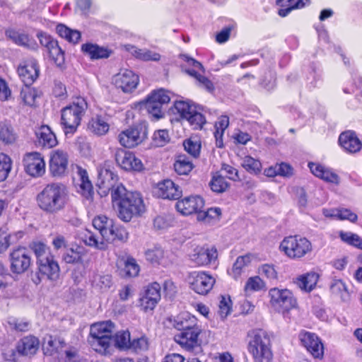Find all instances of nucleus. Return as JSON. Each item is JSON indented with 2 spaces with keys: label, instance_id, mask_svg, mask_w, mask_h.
Returning a JSON list of instances; mask_svg holds the SVG:
<instances>
[{
  "label": "nucleus",
  "instance_id": "nucleus-3",
  "mask_svg": "<svg viewBox=\"0 0 362 362\" xmlns=\"http://www.w3.org/2000/svg\"><path fill=\"white\" fill-rule=\"evenodd\" d=\"M114 330L115 325L111 320L94 323L90 327L88 344L95 352L105 356L110 354Z\"/></svg>",
  "mask_w": 362,
  "mask_h": 362
},
{
  "label": "nucleus",
  "instance_id": "nucleus-19",
  "mask_svg": "<svg viewBox=\"0 0 362 362\" xmlns=\"http://www.w3.org/2000/svg\"><path fill=\"white\" fill-rule=\"evenodd\" d=\"M300 339L303 346L315 358H323L324 345L317 334L309 332H301Z\"/></svg>",
  "mask_w": 362,
  "mask_h": 362
},
{
  "label": "nucleus",
  "instance_id": "nucleus-35",
  "mask_svg": "<svg viewBox=\"0 0 362 362\" xmlns=\"http://www.w3.org/2000/svg\"><path fill=\"white\" fill-rule=\"evenodd\" d=\"M319 275L315 272H308L296 279V283L303 291L310 292L316 286Z\"/></svg>",
  "mask_w": 362,
  "mask_h": 362
},
{
  "label": "nucleus",
  "instance_id": "nucleus-61",
  "mask_svg": "<svg viewBox=\"0 0 362 362\" xmlns=\"http://www.w3.org/2000/svg\"><path fill=\"white\" fill-rule=\"evenodd\" d=\"M124 270L128 276H136L139 272V267L136 260L132 257H128L124 262Z\"/></svg>",
  "mask_w": 362,
  "mask_h": 362
},
{
  "label": "nucleus",
  "instance_id": "nucleus-9",
  "mask_svg": "<svg viewBox=\"0 0 362 362\" xmlns=\"http://www.w3.org/2000/svg\"><path fill=\"white\" fill-rule=\"evenodd\" d=\"M279 250L288 257L298 259L311 252L312 245L305 238L291 235L283 239L279 245Z\"/></svg>",
  "mask_w": 362,
  "mask_h": 362
},
{
  "label": "nucleus",
  "instance_id": "nucleus-24",
  "mask_svg": "<svg viewBox=\"0 0 362 362\" xmlns=\"http://www.w3.org/2000/svg\"><path fill=\"white\" fill-rule=\"evenodd\" d=\"M153 192L158 197L168 199H177L181 195L178 186L170 180H165L158 183Z\"/></svg>",
  "mask_w": 362,
  "mask_h": 362
},
{
  "label": "nucleus",
  "instance_id": "nucleus-39",
  "mask_svg": "<svg viewBox=\"0 0 362 362\" xmlns=\"http://www.w3.org/2000/svg\"><path fill=\"white\" fill-rule=\"evenodd\" d=\"M56 30L60 37L73 44L77 43L81 38V33L79 31L71 30L62 24L58 25Z\"/></svg>",
  "mask_w": 362,
  "mask_h": 362
},
{
  "label": "nucleus",
  "instance_id": "nucleus-50",
  "mask_svg": "<svg viewBox=\"0 0 362 362\" xmlns=\"http://www.w3.org/2000/svg\"><path fill=\"white\" fill-rule=\"evenodd\" d=\"M170 141L168 132L165 129H159L154 132L152 137V145L156 147L164 146Z\"/></svg>",
  "mask_w": 362,
  "mask_h": 362
},
{
  "label": "nucleus",
  "instance_id": "nucleus-40",
  "mask_svg": "<svg viewBox=\"0 0 362 362\" xmlns=\"http://www.w3.org/2000/svg\"><path fill=\"white\" fill-rule=\"evenodd\" d=\"M193 168L192 161L185 155H180L177 157L174 169L179 175H187Z\"/></svg>",
  "mask_w": 362,
  "mask_h": 362
},
{
  "label": "nucleus",
  "instance_id": "nucleus-34",
  "mask_svg": "<svg viewBox=\"0 0 362 362\" xmlns=\"http://www.w3.org/2000/svg\"><path fill=\"white\" fill-rule=\"evenodd\" d=\"M82 52L92 59L107 58L111 51L96 44L86 43L81 46Z\"/></svg>",
  "mask_w": 362,
  "mask_h": 362
},
{
  "label": "nucleus",
  "instance_id": "nucleus-8",
  "mask_svg": "<svg viewBox=\"0 0 362 362\" xmlns=\"http://www.w3.org/2000/svg\"><path fill=\"white\" fill-rule=\"evenodd\" d=\"M248 350L255 362H271L272 359L270 339L264 330L259 329L254 332L249 341Z\"/></svg>",
  "mask_w": 362,
  "mask_h": 362
},
{
  "label": "nucleus",
  "instance_id": "nucleus-18",
  "mask_svg": "<svg viewBox=\"0 0 362 362\" xmlns=\"http://www.w3.org/2000/svg\"><path fill=\"white\" fill-rule=\"evenodd\" d=\"M11 269L13 273L21 274L30 266L31 259L25 247L13 250L10 254Z\"/></svg>",
  "mask_w": 362,
  "mask_h": 362
},
{
  "label": "nucleus",
  "instance_id": "nucleus-48",
  "mask_svg": "<svg viewBox=\"0 0 362 362\" xmlns=\"http://www.w3.org/2000/svg\"><path fill=\"white\" fill-rule=\"evenodd\" d=\"M330 290L333 294L339 296L342 300H346L349 297L346 286L341 280H334L330 285Z\"/></svg>",
  "mask_w": 362,
  "mask_h": 362
},
{
  "label": "nucleus",
  "instance_id": "nucleus-5",
  "mask_svg": "<svg viewBox=\"0 0 362 362\" xmlns=\"http://www.w3.org/2000/svg\"><path fill=\"white\" fill-rule=\"evenodd\" d=\"M191 318H168L169 322L181 332L175 336V341L187 350H192L199 344L198 337L200 329Z\"/></svg>",
  "mask_w": 362,
  "mask_h": 362
},
{
  "label": "nucleus",
  "instance_id": "nucleus-36",
  "mask_svg": "<svg viewBox=\"0 0 362 362\" xmlns=\"http://www.w3.org/2000/svg\"><path fill=\"white\" fill-rule=\"evenodd\" d=\"M145 257L146 260L152 264L165 265L168 263L165 259V252L160 247L148 249L145 252Z\"/></svg>",
  "mask_w": 362,
  "mask_h": 362
},
{
  "label": "nucleus",
  "instance_id": "nucleus-28",
  "mask_svg": "<svg viewBox=\"0 0 362 362\" xmlns=\"http://www.w3.org/2000/svg\"><path fill=\"white\" fill-rule=\"evenodd\" d=\"M5 34L7 38L18 46L29 49H34L36 47L35 40L24 31L11 28L6 30Z\"/></svg>",
  "mask_w": 362,
  "mask_h": 362
},
{
  "label": "nucleus",
  "instance_id": "nucleus-4",
  "mask_svg": "<svg viewBox=\"0 0 362 362\" xmlns=\"http://www.w3.org/2000/svg\"><path fill=\"white\" fill-rule=\"evenodd\" d=\"M88 108L86 100L78 97L61 111V123L66 136L72 135L80 125L82 117Z\"/></svg>",
  "mask_w": 362,
  "mask_h": 362
},
{
  "label": "nucleus",
  "instance_id": "nucleus-11",
  "mask_svg": "<svg viewBox=\"0 0 362 362\" xmlns=\"http://www.w3.org/2000/svg\"><path fill=\"white\" fill-rule=\"evenodd\" d=\"M174 107L180 118L187 121L194 129H201L206 122L204 115L189 100H177L175 103Z\"/></svg>",
  "mask_w": 362,
  "mask_h": 362
},
{
  "label": "nucleus",
  "instance_id": "nucleus-54",
  "mask_svg": "<svg viewBox=\"0 0 362 362\" xmlns=\"http://www.w3.org/2000/svg\"><path fill=\"white\" fill-rule=\"evenodd\" d=\"M49 57L57 65L61 66L64 62V54L59 47L58 42L55 45L51 46V48L47 51Z\"/></svg>",
  "mask_w": 362,
  "mask_h": 362
},
{
  "label": "nucleus",
  "instance_id": "nucleus-59",
  "mask_svg": "<svg viewBox=\"0 0 362 362\" xmlns=\"http://www.w3.org/2000/svg\"><path fill=\"white\" fill-rule=\"evenodd\" d=\"M173 222L170 215H160L155 218L153 226L157 230H165L170 227Z\"/></svg>",
  "mask_w": 362,
  "mask_h": 362
},
{
  "label": "nucleus",
  "instance_id": "nucleus-23",
  "mask_svg": "<svg viewBox=\"0 0 362 362\" xmlns=\"http://www.w3.org/2000/svg\"><path fill=\"white\" fill-rule=\"evenodd\" d=\"M118 165L126 170L141 171L144 168L141 160L129 151L118 149L115 155Z\"/></svg>",
  "mask_w": 362,
  "mask_h": 362
},
{
  "label": "nucleus",
  "instance_id": "nucleus-32",
  "mask_svg": "<svg viewBox=\"0 0 362 362\" xmlns=\"http://www.w3.org/2000/svg\"><path fill=\"white\" fill-rule=\"evenodd\" d=\"M36 136L39 145L42 147L50 148L57 144L55 134L47 125L40 127L36 132Z\"/></svg>",
  "mask_w": 362,
  "mask_h": 362
},
{
  "label": "nucleus",
  "instance_id": "nucleus-27",
  "mask_svg": "<svg viewBox=\"0 0 362 362\" xmlns=\"http://www.w3.org/2000/svg\"><path fill=\"white\" fill-rule=\"evenodd\" d=\"M340 146L348 153H354L359 151L362 147L361 140L356 133L352 131H346L341 133L339 137Z\"/></svg>",
  "mask_w": 362,
  "mask_h": 362
},
{
  "label": "nucleus",
  "instance_id": "nucleus-30",
  "mask_svg": "<svg viewBox=\"0 0 362 362\" xmlns=\"http://www.w3.org/2000/svg\"><path fill=\"white\" fill-rule=\"evenodd\" d=\"M39 340L37 337L29 335L22 338L18 343L16 349L21 355H33L39 348Z\"/></svg>",
  "mask_w": 362,
  "mask_h": 362
},
{
  "label": "nucleus",
  "instance_id": "nucleus-10",
  "mask_svg": "<svg viewBox=\"0 0 362 362\" xmlns=\"http://www.w3.org/2000/svg\"><path fill=\"white\" fill-rule=\"evenodd\" d=\"M268 296L271 305L282 314H287L298 308L296 298L287 288H272L269 290Z\"/></svg>",
  "mask_w": 362,
  "mask_h": 362
},
{
  "label": "nucleus",
  "instance_id": "nucleus-56",
  "mask_svg": "<svg viewBox=\"0 0 362 362\" xmlns=\"http://www.w3.org/2000/svg\"><path fill=\"white\" fill-rule=\"evenodd\" d=\"M115 345L120 349L128 347L131 345L130 334L128 331H122L117 332L115 337L112 338Z\"/></svg>",
  "mask_w": 362,
  "mask_h": 362
},
{
  "label": "nucleus",
  "instance_id": "nucleus-25",
  "mask_svg": "<svg viewBox=\"0 0 362 362\" xmlns=\"http://www.w3.org/2000/svg\"><path fill=\"white\" fill-rule=\"evenodd\" d=\"M89 281L92 289L97 293H105L113 286L112 275L104 272H94Z\"/></svg>",
  "mask_w": 362,
  "mask_h": 362
},
{
  "label": "nucleus",
  "instance_id": "nucleus-38",
  "mask_svg": "<svg viewBox=\"0 0 362 362\" xmlns=\"http://www.w3.org/2000/svg\"><path fill=\"white\" fill-rule=\"evenodd\" d=\"M108 123L101 117H93L88 122V128L94 134L101 136L109 130Z\"/></svg>",
  "mask_w": 362,
  "mask_h": 362
},
{
  "label": "nucleus",
  "instance_id": "nucleus-52",
  "mask_svg": "<svg viewBox=\"0 0 362 362\" xmlns=\"http://www.w3.org/2000/svg\"><path fill=\"white\" fill-rule=\"evenodd\" d=\"M83 250L81 248L70 249L64 255L63 259L68 264L78 263L82 261Z\"/></svg>",
  "mask_w": 362,
  "mask_h": 362
},
{
  "label": "nucleus",
  "instance_id": "nucleus-55",
  "mask_svg": "<svg viewBox=\"0 0 362 362\" xmlns=\"http://www.w3.org/2000/svg\"><path fill=\"white\" fill-rule=\"evenodd\" d=\"M11 169V158L4 153H0V181H4L6 179Z\"/></svg>",
  "mask_w": 362,
  "mask_h": 362
},
{
  "label": "nucleus",
  "instance_id": "nucleus-62",
  "mask_svg": "<svg viewBox=\"0 0 362 362\" xmlns=\"http://www.w3.org/2000/svg\"><path fill=\"white\" fill-rule=\"evenodd\" d=\"M186 71L190 76L194 77L199 83V85L205 88L207 90L211 91L213 90V84L206 77L202 76L200 74H198L194 69H189L187 70Z\"/></svg>",
  "mask_w": 362,
  "mask_h": 362
},
{
  "label": "nucleus",
  "instance_id": "nucleus-17",
  "mask_svg": "<svg viewBox=\"0 0 362 362\" xmlns=\"http://www.w3.org/2000/svg\"><path fill=\"white\" fill-rule=\"evenodd\" d=\"M69 163L68 153L61 149L53 151L50 153L49 167L50 173L54 177L65 174Z\"/></svg>",
  "mask_w": 362,
  "mask_h": 362
},
{
  "label": "nucleus",
  "instance_id": "nucleus-43",
  "mask_svg": "<svg viewBox=\"0 0 362 362\" xmlns=\"http://www.w3.org/2000/svg\"><path fill=\"white\" fill-rule=\"evenodd\" d=\"M38 97L37 91L29 85H25L21 91V98L23 103L29 106H33L35 104V100Z\"/></svg>",
  "mask_w": 362,
  "mask_h": 362
},
{
  "label": "nucleus",
  "instance_id": "nucleus-64",
  "mask_svg": "<svg viewBox=\"0 0 362 362\" xmlns=\"http://www.w3.org/2000/svg\"><path fill=\"white\" fill-rule=\"evenodd\" d=\"M37 37L41 45L46 48V51H48L51 46L55 45L57 42L52 36L43 32L37 33Z\"/></svg>",
  "mask_w": 362,
  "mask_h": 362
},
{
  "label": "nucleus",
  "instance_id": "nucleus-46",
  "mask_svg": "<svg viewBox=\"0 0 362 362\" xmlns=\"http://www.w3.org/2000/svg\"><path fill=\"white\" fill-rule=\"evenodd\" d=\"M31 248L37 257V263L40 261L43 262L45 259L52 256L47 246L41 242H33L31 244Z\"/></svg>",
  "mask_w": 362,
  "mask_h": 362
},
{
  "label": "nucleus",
  "instance_id": "nucleus-12",
  "mask_svg": "<svg viewBox=\"0 0 362 362\" xmlns=\"http://www.w3.org/2000/svg\"><path fill=\"white\" fill-rule=\"evenodd\" d=\"M169 93L163 89L153 90L146 98L145 107L153 117L159 119L163 117L162 106L170 102Z\"/></svg>",
  "mask_w": 362,
  "mask_h": 362
},
{
  "label": "nucleus",
  "instance_id": "nucleus-13",
  "mask_svg": "<svg viewBox=\"0 0 362 362\" xmlns=\"http://www.w3.org/2000/svg\"><path fill=\"white\" fill-rule=\"evenodd\" d=\"M191 288L202 295L206 294L213 288L214 278L206 272H193L188 276Z\"/></svg>",
  "mask_w": 362,
  "mask_h": 362
},
{
  "label": "nucleus",
  "instance_id": "nucleus-16",
  "mask_svg": "<svg viewBox=\"0 0 362 362\" xmlns=\"http://www.w3.org/2000/svg\"><path fill=\"white\" fill-rule=\"evenodd\" d=\"M23 163L26 173L33 177H40L45 173L44 156L38 152L27 153L23 158Z\"/></svg>",
  "mask_w": 362,
  "mask_h": 362
},
{
  "label": "nucleus",
  "instance_id": "nucleus-6",
  "mask_svg": "<svg viewBox=\"0 0 362 362\" xmlns=\"http://www.w3.org/2000/svg\"><path fill=\"white\" fill-rule=\"evenodd\" d=\"M98 171L97 185L98 194L101 197L107 196L110 189H112L111 197L113 202H119L127 197L129 192H127L122 184L115 185L116 175L113 172L105 167H99Z\"/></svg>",
  "mask_w": 362,
  "mask_h": 362
},
{
  "label": "nucleus",
  "instance_id": "nucleus-49",
  "mask_svg": "<svg viewBox=\"0 0 362 362\" xmlns=\"http://www.w3.org/2000/svg\"><path fill=\"white\" fill-rule=\"evenodd\" d=\"M209 185L211 190L217 193L223 192L228 187V183L221 175H214Z\"/></svg>",
  "mask_w": 362,
  "mask_h": 362
},
{
  "label": "nucleus",
  "instance_id": "nucleus-60",
  "mask_svg": "<svg viewBox=\"0 0 362 362\" xmlns=\"http://www.w3.org/2000/svg\"><path fill=\"white\" fill-rule=\"evenodd\" d=\"M160 285L157 282H153L145 288L144 294L158 302L160 300Z\"/></svg>",
  "mask_w": 362,
  "mask_h": 362
},
{
  "label": "nucleus",
  "instance_id": "nucleus-63",
  "mask_svg": "<svg viewBox=\"0 0 362 362\" xmlns=\"http://www.w3.org/2000/svg\"><path fill=\"white\" fill-rule=\"evenodd\" d=\"M158 303V302L156 300H153L151 297L143 294L139 300V306L141 307V310L146 313H148V311L153 310Z\"/></svg>",
  "mask_w": 362,
  "mask_h": 362
},
{
  "label": "nucleus",
  "instance_id": "nucleus-7",
  "mask_svg": "<svg viewBox=\"0 0 362 362\" xmlns=\"http://www.w3.org/2000/svg\"><path fill=\"white\" fill-rule=\"evenodd\" d=\"M117 204V216L124 222H129L133 217L145 212V205L140 193L129 192Z\"/></svg>",
  "mask_w": 362,
  "mask_h": 362
},
{
  "label": "nucleus",
  "instance_id": "nucleus-44",
  "mask_svg": "<svg viewBox=\"0 0 362 362\" xmlns=\"http://www.w3.org/2000/svg\"><path fill=\"white\" fill-rule=\"evenodd\" d=\"M241 165L247 171L255 175L259 173L262 169L260 161L249 156L243 158Z\"/></svg>",
  "mask_w": 362,
  "mask_h": 362
},
{
  "label": "nucleus",
  "instance_id": "nucleus-37",
  "mask_svg": "<svg viewBox=\"0 0 362 362\" xmlns=\"http://www.w3.org/2000/svg\"><path fill=\"white\" fill-rule=\"evenodd\" d=\"M222 214V211L218 207H211L206 211H199L197 215V219L199 221L205 223H211L214 221H217L220 219Z\"/></svg>",
  "mask_w": 362,
  "mask_h": 362
},
{
  "label": "nucleus",
  "instance_id": "nucleus-29",
  "mask_svg": "<svg viewBox=\"0 0 362 362\" xmlns=\"http://www.w3.org/2000/svg\"><path fill=\"white\" fill-rule=\"evenodd\" d=\"M308 167L311 173L316 177L325 182L338 185L339 183V176L331 169L327 168L321 164L309 163Z\"/></svg>",
  "mask_w": 362,
  "mask_h": 362
},
{
  "label": "nucleus",
  "instance_id": "nucleus-26",
  "mask_svg": "<svg viewBox=\"0 0 362 362\" xmlns=\"http://www.w3.org/2000/svg\"><path fill=\"white\" fill-rule=\"evenodd\" d=\"M18 73L25 85L32 84L39 75V67L36 60H28L24 65L20 66Z\"/></svg>",
  "mask_w": 362,
  "mask_h": 362
},
{
  "label": "nucleus",
  "instance_id": "nucleus-51",
  "mask_svg": "<svg viewBox=\"0 0 362 362\" xmlns=\"http://www.w3.org/2000/svg\"><path fill=\"white\" fill-rule=\"evenodd\" d=\"M0 140L5 144H12L16 140L13 128L6 124H0Z\"/></svg>",
  "mask_w": 362,
  "mask_h": 362
},
{
  "label": "nucleus",
  "instance_id": "nucleus-41",
  "mask_svg": "<svg viewBox=\"0 0 362 362\" xmlns=\"http://www.w3.org/2000/svg\"><path fill=\"white\" fill-rule=\"evenodd\" d=\"M63 340L53 337L52 336H47L43 340V349L46 354L52 355L57 351L59 349L64 346Z\"/></svg>",
  "mask_w": 362,
  "mask_h": 362
},
{
  "label": "nucleus",
  "instance_id": "nucleus-15",
  "mask_svg": "<svg viewBox=\"0 0 362 362\" xmlns=\"http://www.w3.org/2000/svg\"><path fill=\"white\" fill-rule=\"evenodd\" d=\"M146 131L141 127H133L122 131L118 135L120 144L126 148H133L146 138Z\"/></svg>",
  "mask_w": 362,
  "mask_h": 362
},
{
  "label": "nucleus",
  "instance_id": "nucleus-2",
  "mask_svg": "<svg viewBox=\"0 0 362 362\" xmlns=\"http://www.w3.org/2000/svg\"><path fill=\"white\" fill-rule=\"evenodd\" d=\"M67 201L66 189L59 183L47 185L37 197V205L40 209L51 214L63 210Z\"/></svg>",
  "mask_w": 362,
  "mask_h": 362
},
{
  "label": "nucleus",
  "instance_id": "nucleus-33",
  "mask_svg": "<svg viewBox=\"0 0 362 362\" xmlns=\"http://www.w3.org/2000/svg\"><path fill=\"white\" fill-rule=\"evenodd\" d=\"M124 49L134 57L142 61L158 62L160 59V54L148 49H139L132 45H125Z\"/></svg>",
  "mask_w": 362,
  "mask_h": 362
},
{
  "label": "nucleus",
  "instance_id": "nucleus-42",
  "mask_svg": "<svg viewBox=\"0 0 362 362\" xmlns=\"http://www.w3.org/2000/svg\"><path fill=\"white\" fill-rule=\"evenodd\" d=\"M250 262L251 256L250 255L238 257L233 265L230 275L234 279H238L243 272V269L247 267Z\"/></svg>",
  "mask_w": 362,
  "mask_h": 362
},
{
  "label": "nucleus",
  "instance_id": "nucleus-21",
  "mask_svg": "<svg viewBox=\"0 0 362 362\" xmlns=\"http://www.w3.org/2000/svg\"><path fill=\"white\" fill-rule=\"evenodd\" d=\"M76 187L77 191L88 202L93 200V187L89 180L87 171L81 167H76Z\"/></svg>",
  "mask_w": 362,
  "mask_h": 362
},
{
  "label": "nucleus",
  "instance_id": "nucleus-14",
  "mask_svg": "<svg viewBox=\"0 0 362 362\" xmlns=\"http://www.w3.org/2000/svg\"><path fill=\"white\" fill-rule=\"evenodd\" d=\"M113 83L125 93L134 90L139 83V77L132 70L122 69L112 78Z\"/></svg>",
  "mask_w": 362,
  "mask_h": 362
},
{
  "label": "nucleus",
  "instance_id": "nucleus-22",
  "mask_svg": "<svg viewBox=\"0 0 362 362\" xmlns=\"http://www.w3.org/2000/svg\"><path fill=\"white\" fill-rule=\"evenodd\" d=\"M218 257L215 247H197L189 255L192 262L198 266H204L215 262Z\"/></svg>",
  "mask_w": 362,
  "mask_h": 362
},
{
  "label": "nucleus",
  "instance_id": "nucleus-20",
  "mask_svg": "<svg viewBox=\"0 0 362 362\" xmlns=\"http://www.w3.org/2000/svg\"><path fill=\"white\" fill-rule=\"evenodd\" d=\"M204 201L202 197L198 195L186 197L176 203L177 210L185 216L197 214L204 207Z\"/></svg>",
  "mask_w": 362,
  "mask_h": 362
},
{
  "label": "nucleus",
  "instance_id": "nucleus-47",
  "mask_svg": "<svg viewBox=\"0 0 362 362\" xmlns=\"http://www.w3.org/2000/svg\"><path fill=\"white\" fill-rule=\"evenodd\" d=\"M233 303L229 296H221L218 303V314L221 317H227L232 313Z\"/></svg>",
  "mask_w": 362,
  "mask_h": 362
},
{
  "label": "nucleus",
  "instance_id": "nucleus-57",
  "mask_svg": "<svg viewBox=\"0 0 362 362\" xmlns=\"http://www.w3.org/2000/svg\"><path fill=\"white\" fill-rule=\"evenodd\" d=\"M339 235L343 241L362 250V239L357 234L341 231Z\"/></svg>",
  "mask_w": 362,
  "mask_h": 362
},
{
  "label": "nucleus",
  "instance_id": "nucleus-58",
  "mask_svg": "<svg viewBox=\"0 0 362 362\" xmlns=\"http://www.w3.org/2000/svg\"><path fill=\"white\" fill-rule=\"evenodd\" d=\"M10 328L16 332H26L30 328V322L24 318H9Z\"/></svg>",
  "mask_w": 362,
  "mask_h": 362
},
{
  "label": "nucleus",
  "instance_id": "nucleus-31",
  "mask_svg": "<svg viewBox=\"0 0 362 362\" xmlns=\"http://www.w3.org/2000/svg\"><path fill=\"white\" fill-rule=\"evenodd\" d=\"M40 273L47 276L49 279L54 280L58 277L59 267L53 256L45 259L43 262H37Z\"/></svg>",
  "mask_w": 362,
  "mask_h": 362
},
{
  "label": "nucleus",
  "instance_id": "nucleus-45",
  "mask_svg": "<svg viewBox=\"0 0 362 362\" xmlns=\"http://www.w3.org/2000/svg\"><path fill=\"white\" fill-rule=\"evenodd\" d=\"M185 150L194 158L199 156L201 150V142L196 138H190L184 141Z\"/></svg>",
  "mask_w": 362,
  "mask_h": 362
},
{
  "label": "nucleus",
  "instance_id": "nucleus-1",
  "mask_svg": "<svg viewBox=\"0 0 362 362\" xmlns=\"http://www.w3.org/2000/svg\"><path fill=\"white\" fill-rule=\"evenodd\" d=\"M93 226L98 231L99 235L86 230L81 238L88 246L103 250L107 248L109 244L117 240L126 242L128 240L129 233L126 228L115 226L113 220L105 216L95 217Z\"/></svg>",
  "mask_w": 362,
  "mask_h": 362
},
{
  "label": "nucleus",
  "instance_id": "nucleus-53",
  "mask_svg": "<svg viewBox=\"0 0 362 362\" xmlns=\"http://www.w3.org/2000/svg\"><path fill=\"white\" fill-rule=\"evenodd\" d=\"M264 287V281L257 276L250 277L245 285L244 290L246 293L258 291Z\"/></svg>",
  "mask_w": 362,
  "mask_h": 362
}]
</instances>
